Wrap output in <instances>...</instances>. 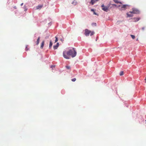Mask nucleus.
<instances>
[{
	"mask_svg": "<svg viewBox=\"0 0 146 146\" xmlns=\"http://www.w3.org/2000/svg\"><path fill=\"white\" fill-rule=\"evenodd\" d=\"M76 52L74 48H73L70 49L68 51H64L63 52V56L64 57L67 59H69L68 56H71L73 58L76 56Z\"/></svg>",
	"mask_w": 146,
	"mask_h": 146,
	"instance_id": "1",
	"label": "nucleus"
},
{
	"mask_svg": "<svg viewBox=\"0 0 146 146\" xmlns=\"http://www.w3.org/2000/svg\"><path fill=\"white\" fill-rule=\"evenodd\" d=\"M84 34L86 36H89V35L91 36H92L94 34V32L93 31H91L87 29H86Z\"/></svg>",
	"mask_w": 146,
	"mask_h": 146,
	"instance_id": "2",
	"label": "nucleus"
},
{
	"mask_svg": "<svg viewBox=\"0 0 146 146\" xmlns=\"http://www.w3.org/2000/svg\"><path fill=\"white\" fill-rule=\"evenodd\" d=\"M132 10V11L129 12V13H130L131 14H138L139 13V10L133 8Z\"/></svg>",
	"mask_w": 146,
	"mask_h": 146,
	"instance_id": "3",
	"label": "nucleus"
},
{
	"mask_svg": "<svg viewBox=\"0 0 146 146\" xmlns=\"http://www.w3.org/2000/svg\"><path fill=\"white\" fill-rule=\"evenodd\" d=\"M102 9L104 11L108 12L109 10V7L105 6L104 4L101 6Z\"/></svg>",
	"mask_w": 146,
	"mask_h": 146,
	"instance_id": "4",
	"label": "nucleus"
},
{
	"mask_svg": "<svg viewBox=\"0 0 146 146\" xmlns=\"http://www.w3.org/2000/svg\"><path fill=\"white\" fill-rule=\"evenodd\" d=\"M127 6V5H119V7H121V8L119 9L121 10H125L126 7Z\"/></svg>",
	"mask_w": 146,
	"mask_h": 146,
	"instance_id": "5",
	"label": "nucleus"
},
{
	"mask_svg": "<svg viewBox=\"0 0 146 146\" xmlns=\"http://www.w3.org/2000/svg\"><path fill=\"white\" fill-rule=\"evenodd\" d=\"M40 37H39L38 39L36 41V44L37 45H38L39 42V41H40Z\"/></svg>",
	"mask_w": 146,
	"mask_h": 146,
	"instance_id": "6",
	"label": "nucleus"
},
{
	"mask_svg": "<svg viewBox=\"0 0 146 146\" xmlns=\"http://www.w3.org/2000/svg\"><path fill=\"white\" fill-rule=\"evenodd\" d=\"M44 41H43L42 42L41 44V46H40V48H43V46L44 45Z\"/></svg>",
	"mask_w": 146,
	"mask_h": 146,
	"instance_id": "7",
	"label": "nucleus"
},
{
	"mask_svg": "<svg viewBox=\"0 0 146 146\" xmlns=\"http://www.w3.org/2000/svg\"><path fill=\"white\" fill-rule=\"evenodd\" d=\"M129 12L128 13H127V17H132L133 16V15H132L131 14V13H130V14H129Z\"/></svg>",
	"mask_w": 146,
	"mask_h": 146,
	"instance_id": "8",
	"label": "nucleus"
},
{
	"mask_svg": "<svg viewBox=\"0 0 146 146\" xmlns=\"http://www.w3.org/2000/svg\"><path fill=\"white\" fill-rule=\"evenodd\" d=\"M52 45V43L51 41H50L49 45V48H51Z\"/></svg>",
	"mask_w": 146,
	"mask_h": 146,
	"instance_id": "9",
	"label": "nucleus"
},
{
	"mask_svg": "<svg viewBox=\"0 0 146 146\" xmlns=\"http://www.w3.org/2000/svg\"><path fill=\"white\" fill-rule=\"evenodd\" d=\"M42 7V5H38L36 7V9H40Z\"/></svg>",
	"mask_w": 146,
	"mask_h": 146,
	"instance_id": "10",
	"label": "nucleus"
},
{
	"mask_svg": "<svg viewBox=\"0 0 146 146\" xmlns=\"http://www.w3.org/2000/svg\"><path fill=\"white\" fill-rule=\"evenodd\" d=\"M113 1L115 3H119L120 4H121V2H119L117 0H113Z\"/></svg>",
	"mask_w": 146,
	"mask_h": 146,
	"instance_id": "11",
	"label": "nucleus"
},
{
	"mask_svg": "<svg viewBox=\"0 0 146 146\" xmlns=\"http://www.w3.org/2000/svg\"><path fill=\"white\" fill-rule=\"evenodd\" d=\"M134 19L135 20V21H137L139 20L140 18H134Z\"/></svg>",
	"mask_w": 146,
	"mask_h": 146,
	"instance_id": "12",
	"label": "nucleus"
},
{
	"mask_svg": "<svg viewBox=\"0 0 146 146\" xmlns=\"http://www.w3.org/2000/svg\"><path fill=\"white\" fill-rule=\"evenodd\" d=\"M58 46H57V45H56L54 46H53L54 49V50H56V49H57L58 48Z\"/></svg>",
	"mask_w": 146,
	"mask_h": 146,
	"instance_id": "13",
	"label": "nucleus"
},
{
	"mask_svg": "<svg viewBox=\"0 0 146 146\" xmlns=\"http://www.w3.org/2000/svg\"><path fill=\"white\" fill-rule=\"evenodd\" d=\"M95 2V1L94 0H91V3L93 5Z\"/></svg>",
	"mask_w": 146,
	"mask_h": 146,
	"instance_id": "14",
	"label": "nucleus"
},
{
	"mask_svg": "<svg viewBox=\"0 0 146 146\" xmlns=\"http://www.w3.org/2000/svg\"><path fill=\"white\" fill-rule=\"evenodd\" d=\"M119 75L120 76H122L123 75V71H121L119 73Z\"/></svg>",
	"mask_w": 146,
	"mask_h": 146,
	"instance_id": "15",
	"label": "nucleus"
},
{
	"mask_svg": "<svg viewBox=\"0 0 146 146\" xmlns=\"http://www.w3.org/2000/svg\"><path fill=\"white\" fill-rule=\"evenodd\" d=\"M66 67L67 69H70V67L69 66H66Z\"/></svg>",
	"mask_w": 146,
	"mask_h": 146,
	"instance_id": "16",
	"label": "nucleus"
},
{
	"mask_svg": "<svg viewBox=\"0 0 146 146\" xmlns=\"http://www.w3.org/2000/svg\"><path fill=\"white\" fill-rule=\"evenodd\" d=\"M28 46L27 45L26 46V48L25 49V50L27 51L29 50V48H28Z\"/></svg>",
	"mask_w": 146,
	"mask_h": 146,
	"instance_id": "17",
	"label": "nucleus"
},
{
	"mask_svg": "<svg viewBox=\"0 0 146 146\" xmlns=\"http://www.w3.org/2000/svg\"><path fill=\"white\" fill-rule=\"evenodd\" d=\"M55 38H56V39L55 40V42H57L58 41V38L57 37H56V36H55Z\"/></svg>",
	"mask_w": 146,
	"mask_h": 146,
	"instance_id": "18",
	"label": "nucleus"
},
{
	"mask_svg": "<svg viewBox=\"0 0 146 146\" xmlns=\"http://www.w3.org/2000/svg\"><path fill=\"white\" fill-rule=\"evenodd\" d=\"M131 36L133 39H134L135 38V36L133 35H131Z\"/></svg>",
	"mask_w": 146,
	"mask_h": 146,
	"instance_id": "19",
	"label": "nucleus"
},
{
	"mask_svg": "<svg viewBox=\"0 0 146 146\" xmlns=\"http://www.w3.org/2000/svg\"><path fill=\"white\" fill-rule=\"evenodd\" d=\"M23 8L24 9L25 11H26L27 10V7L25 5L24 6Z\"/></svg>",
	"mask_w": 146,
	"mask_h": 146,
	"instance_id": "20",
	"label": "nucleus"
},
{
	"mask_svg": "<svg viewBox=\"0 0 146 146\" xmlns=\"http://www.w3.org/2000/svg\"><path fill=\"white\" fill-rule=\"evenodd\" d=\"M92 25L94 26H96V24L95 23H92Z\"/></svg>",
	"mask_w": 146,
	"mask_h": 146,
	"instance_id": "21",
	"label": "nucleus"
},
{
	"mask_svg": "<svg viewBox=\"0 0 146 146\" xmlns=\"http://www.w3.org/2000/svg\"><path fill=\"white\" fill-rule=\"evenodd\" d=\"M76 80V79L75 78H74L73 79H72V81L73 82H74Z\"/></svg>",
	"mask_w": 146,
	"mask_h": 146,
	"instance_id": "22",
	"label": "nucleus"
},
{
	"mask_svg": "<svg viewBox=\"0 0 146 146\" xmlns=\"http://www.w3.org/2000/svg\"><path fill=\"white\" fill-rule=\"evenodd\" d=\"M55 66V65H51L50 66L51 68H54Z\"/></svg>",
	"mask_w": 146,
	"mask_h": 146,
	"instance_id": "23",
	"label": "nucleus"
},
{
	"mask_svg": "<svg viewBox=\"0 0 146 146\" xmlns=\"http://www.w3.org/2000/svg\"><path fill=\"white\" fill-rule=\"evenodd\" d=\"M56 45H57V46H59V43L58 42H57L56 44Z\"/></svg>",
	"mask_w": 146,
	"mask_h": 146,
	"instance_id": "24",
	"label": "nucleus"
},
{
	"mask_svg": "<svg viewBox=\"0 0 146 146\" xmlns=\"http://www.w3.org/2000/svg\"><path fill=\"white\" fill-rule=\"evenodd\" d=\"M145 27H143L142 28V29L143 30H144L145 29Z\"/></svg>",
	"mask_w": 146,
	"mask_h": 146,
	"instance_id": "25",
	"label": "nucleus"
},
{
	"mask_svg": "<svg viewBox=\"0 0 146 146\" xmlns=\"http://www.w3.org/2000/svg\"><path fill=\"white\" fill-rule=\"evenodd\" d=\"M72 4H74V5H75L76 4V3L75 4L74 3V1H73L72 3Z\"/></svg>",
	"mask_w": 146,
	"mask_h": 146,
	"instance_id": "26",
	"label": "nucleus"
},
{
	"mask_svg": "<svg viewBox=\"0 0 146 146\" xmlns=\"http://www.w3.org/2000/svg\"><path fill=\"white\" fill-rule=\"evenodd\" d=\"M13 8L15 9H17V8L16 6H14L13 7Z\"/></svg>",
	"mask_w": 146,
	"mask_h": 146,
	"instance_id": "27",
	"label": "nucleus"
},
{
	"mask_svg": "<svg viewBox=\"0 0 146 146\" xmlns=\"http://www.w3.org/2000/svg\"><path fill=\"white\" fill-rule=\"evenodd\" d=\"M60 40L62 41V42H63V41H64V40L63 39H60Z\"/></svg>",
	"mask_w": 146,
	"mask_h": 146,
	"instance_id": "28",
	"label": "nucleus"
},
{
	"mask_svg": "<svg viewBox=\"0 0 146 146\" xmlns=\"http://www.w3.org/2000/svg\"><path fill=\"white\" fill-rule=\"evenodd\" d=\"M94 14L95 15H96V13L94 12Z\"/></svg>",
	"mask_w": 146,
	"mask_h": 146,
	"instance_id": "29",
	"label": "nucleus"
},
{
	"mask_svg": "<svg viewBox=\"0 0 146 146\" xmlns=\"http://www.w3.org/2000/svg\"><path fill=\"white\" fill-rule=\"evenodd\" d=\"M91 11H93L94 12V10L93 9H91Z\"/></svg>",
	"mask_w": 146,
	"mask_h": 146,
	"instance_id": "30",
	"label": "nucleus"
},
{
	"mask_svg": "<svg viewBox=\"0 0 146 146\" xmlns=\"http://www.w3.org/2000/svg\"><path fill=\"white\" fill-rule=\"evenodd\" d=\"M23 3H22L21 4V6H22V5H23Z\"/></svg>",
	"mask_w": 146,
	"mask_h": 146,
	"instance_id": "31",
	"label": "nucleus"
},
{
	"mask_svg": "<svg viewBox=\"0 0 146 146\" xmlns=\"http://www.w3.org/2000/svg\"><path fill=\"white\" fill-rule=\"evenodd\" d=\"M113 5L114 6H116V4H114Z\"/></svg>",
	"mask_w": 146,
	"mask_h": 146,
	"instance_id": "32",
	"label": "nucleus"
},
{
	"mask_svg": "<svg viewBox=\"0 0 146 146\" xmlns=\"http://www.w3.org/2000/svg\"><path fill=\"white\" fill-rule=\"evenodd\" d=\"M145 82L146 83V78H145Z\"/></svg>",
	"mask_w": 146,
	"mask_h": 146,
	"instance_id": "33",
	"label": "nucleus"
},
{
	"mask_svg": "<svg viewBox=\"0 0 146 146\" xmlns=\"http://www.w3.org/2000/svg\"><path fill=\"white\" fill-rule=\"evenodd\" d=\"M145 121H146V120H145Z\"/></svg>",
	"mask_w": 146,
	"mask_h": 146,
	"instance_id": "34",
	"label": "nucleus"
}]
</instances>
